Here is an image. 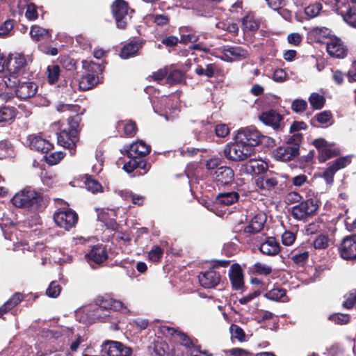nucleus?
I'll use <instances>...</instances> for the list:
<instances>
[{
  "mask_svg": "<svg viewBox=\"0 0 356 356\" xmlns=\"http://www.w3.org/2000/svg\"><path fill=\"white\" fill-rule=\"evenodd\" d=\"M68 56V78L76 80L81 90H88L99 83L98 75L104 70V66L93 61L81 60Z\"/></svg>",
  "mask_w": 356,
  "mask_h": 356,
  "instance_id": "obj_1",
  "label": "nucleus"
},
{
  "mask_svg": "<svg viewBox=\"0 0 356 356\" xmlns=\"http://www.w3.org/2000/svg\"><path fill=\"white\" fill-rule=\"evenodd\" d=\"M12 203L16 207L33 212L43 211L47 205L42 193L31 187H26L16 193L12 199Z\"/></svg>",
  "mask_w": 356,
  "mask_h": 356,
  "instance_id": "obj_2",
  "label": "nucleus"
},
{
  "mask_svg": "<svg viewBox=\"0 0 356 356\" xmlns=\"http://www.w3.org/2000/svg\"><path fill=\"white\" fill-rule=\"evenodd\" d=\"M83 110L76 104H68V152L70 156L76 154V143L79 140L80 122Z\"/></svg>",
  "mask_w": 356,
  "mask_h": 356,
  "instance_id": "obj_3",
  "label": "nucleus"
},
{
  "mask_svg": "<svg viewBox=\"0 0 356 356\" xmlns=\"http://www.w3.org/2000/svg\"><path fill=\"white\" fill-rule=\"evenodd\" d=\"M301 140V134H294L286 143L273 150V157L277 161L284 162L294 159L299 155L300 143Z\"/></svg>",
  "mask_w": 356,
  "mask_h": 356,
  "instance_id": "obj_4",
  "label": "nucleus"
},
{
  "mask_svg": "<svg viewBox=\"0 0 356 356\" xmlns=\"http://www.w3.org/2000/svg\"><path fill=\"white\" fill-rule=\"evenodd\" d=\"M111 316V311H103L94 305L80 308L75 311L76 319L79 322L106 321Z\"/></svg>",
  "mask_w": 356,
  "mask_h": 356,
  "instance_id": "obj_5",
  "label": "nucleus"
},
{
  "mask_svg": "<svg viewBox=\"0 0 356 356\" xmlns=\"http://www.w3.org/2000/svg\"><path fill=\"white\" fill-rule=\"evenodd\" d=\"M253 149L250 145L236 140L235 143H231L226 146L224 149V154L229 160L239 161L250 156Z\"/></svg>",
  "mask_w": 356,
  "mask_h": 356,
  "instance_id": "obj_6",
  "label": "nucleus"
},
{
  "mask_svg": "<svg viewBox=\"0 0 356 356\" xmlns=\"http://www.w3.org/2000/svg\"><path fill=\"white\" fill-rule=\"evenodd\" d=\"M111 11L118 29H124L131 16L128 3L124 0H115L111 5Z\"/></svg>",
  "mask_w": 356,
  "mask_h": 356,
  "instance_id": "obj_7",
  "label": "nucleus"
},
{
  "mask_svg": "<svg viewBox=\"0 0 356 356\" xmlns=\"http://www.w3.org/2000/svg\"><path fill=\"white\" fill-rule=\"evenodd\" d=\"M262 137L255 127L250 126L240 129L236 136V140L250 145L253 149V147L260 143Z\"/></svg>",
  "mask_w": 356,
  "mask_h": 356,
  "instance_id": "obj_8",
  "label": "nucleus"
},
{
  "mask_svg": "<svg viewBox=\"0 0 356 356\" xmlns=\"http://www.w3.org/2000/svg\"><path fill=\"white\" fill-rule=\"evenodd\" d=\"M0 63L13 74H18L26 65V60L23 54L9 55L7 59L0 57Z\"/></svg>",
  "mask_w": 356,
  "mask_h": 356,
  "instance_id": "obj_9",
  "label": "nucleus"
},
{
  "mask_svg": "<svg viewBox=\"0 0 356 356\" xmlns=\"http://www.w3.org/2000/svg\"><path fill=\"white\" fill-rule=\"evenodd\" d=\"M318 209L316 203L312 199H308L294 206L291 210L293 217L297 220H304L313 214Z\"/></svg>",
  "mask_w": 356,
  "mask_h": 356,
  "instance_id": "obj_10",
  "label": "nucleus"
},
{
  "mask_svg": "<svg viewBox=\"0 0 356 356\" xmlns=\"http://www.w3.org/2000/svg\"><path fill=\"white\" fill-rule=\"evenodd\" d=\"M102 350L108 356H131V350L116 341H105L101 346Z\"/></svg>",
  "mask_w": 356,
  "mask_h": 356,
  "instance_id": "obj_11",
  "label": "nucleus"
},
{
  "mask_svg": "<svg viewBox=\"0 0 356 356\" xmlns=\"http://www.w3.org/2000/svg\"><path fill=\"white\" fill-rule=\"evenodd\" d=\"M210 177L217 186H227L234 180V172L230 167L220 166L212 173H210Z\"/></svg>",
  "mask_w": 356,
  "mask_h": 356,
  "instance_id": "obj_12",
  "label": "nucleus"
},
{
  "mask_svg": "<svg viewBox=\"0 0 356 356\" xmlns=\"http://www.w3.org/2000/svg\"><path fill=\"white\" fill-rule=\"evenodd\" d=\"M26 142L31 149L42 154H47L54 147L51 143L42 138L40 134H31L28 136Z\"/></svg>",
  "mask_w": 356,
  "mask_h": 356,
  "instance_id": "obj_13",
  "label": "nucleus"
},
{
  "mask_svg": "<svg viewBox=\"0 0 356 356\" xmlns=\"http://www.w3.org/2000/svg\"><path fill=\"white\" fill-rule=\"evenodd\" d=\"M340 254L346 260L356 259V235L346 236L342 241L340 247Z\"/></svg>",
  "mask_w": 356,
  "mask_h": 356,
  "instance_id": "obj_14",
  "label": "nucleus"
},
{
  "mask_svg": "<svg viewBox=\"0 0 356 356\" xmlns=\"http://www.w3.org/2000/svg\"><path fill=\"white\" fill-rule=\"evenodd\" d=\"M220 273L214 268L202 272L198 276L200 284L205 289L216 287L220 283Z\"/></svg>",
  "mask_w": 356,
  "mask_h": 356,
  "instance_id": "obj_15",
  "label": "nucleus"
},
{
  "mask_svg": "<svg viewBox=\"0 0 356 356\" xmlns=\"http://www.w3.org/2000/svg\"><path fill=\"white\" fill-rule=\"evenodd\" d=\"M327 51L330 56L342 58L346 55L347 50L341 40L335 36H330L325 42Z\"/></svg>",
  "mask_w": 356,
  "mask_h": 356,
  "instance_id": "obj_16",
  "label": "nucleus"
},
{
  "mask_svg": "<svg viewBox=\"0 0 356 356\" xmlns=\"http://www.w3.org/2000/svg\"><path fill=\"white\" fill-rule=\"evenodd\" d=\"M222 57L225 60H240L247 58L248 51L240 46H231L224 48L222 51Z\"/></svg>",
  "mask_w": 356,
  "mask_h": 356,
  "instance_id": "obj_17",
  "label": "nucleus"
},
{
  "mask_svg": "<svg viewBox=\"0 0 356 356\" xmlns=\"http://www.w3.org/2000/svg\"><path fill=\"white\" fill-rule=\"evenodd\" d=\"M259 118L264 124L271 127L275 130L282 128L283 117L274 110L263 112Z\"/></svg>",
  "mask_w": 356,
  "mask_h": 356,
  "instance_id": "obj_18",
  "label": "nucleus"
},
{
  "mask_svg": "<svg viewBox=\"0 0 356 356\" xmlns=\"http://www.w3.org/2000/svg\"><path fill=\"white\" fill-rule=\"evenodd\" d=\"M86 257L89 262L101 264L108 259V252L104 245L98 244L93 245Z\"/></svg>",
  "mask_w": 356,
  "mask_h": 356,
  "instance_id": "obj_19",
  "label": "nucleus"
},
{
  "mask_svg": "<svg viewBox=\"0 0 356 356\" xmlns=\"http://www.w3.org/2000/svg\"><path fill=\"white\" fill-rule=\"evenodd\" d=\"M38 86L30 81L19 83L15 90L16 96L20 99H27L35 96Z\"/></svg>",
  "mask_w": 356,
  "mask_h": 356,
  "instance_id": "obj_20",
  "label": "nucleus"
},
{
  "mask_svg": "<svg viewBox=\"0 0 356 356\" xmlns=\"http://www.w3.org/2000/svg\"><path fill=\"white\" fill-rule=\"evenodd\" d=\"M229 277L232 287L238 290L241 289L244 284L243 272L238 264H234L231 266L229 270Z\"/></svg>",
  "mask_w": 356,
  "mask_h": 356,
  "instance_id": "obj_21",
  "label": "nucleus"
},
{
  "mask_svg": "<svg viewBox=\"0 0 356 356\" xmlns=\"http://www.w3.org/2000/svg\"><path fill=\"white\" fill-rule=\"evenodd\" d=\"M150 149V146L147 145L144 141L138 140L130 145L127 150V154L130 159H137L148 154Z\"/></svg>",
  "mask_w": 356,
  "mask_h": 356,
  "instance_id": "obj_22",
  "label": "nucleus"
},
{
  "mask_svg": "<svg viewBox=\"0 0 356 356\" xmlns=\"http://www.w3.org/2000/svg\"><path fill=\"white\" fill-rule=\"evenodd\" d=\"M331 31L326 27H314L308 33V39L312 42L325 43L330 38Z\"/></svg>",
  "mask_w": 356,
  "mask_h": 356,
  "instance_id": "obj_23",
  "label": "nucleus"
},
{
  "mask_svg": "<svg viewBox=\"0 0 356 356\" xmlns=\"http://www.w3.org/2000/svg\"><path fill=\"white\" fill-rule=\"evenodd\" d=\"M265 222V215L262 213H257L250 220L248 225L244 228V232L249 234L258 233L263 229Z\"/></svg>",
  "mask_w": 356,
  "mask_h": 356,
  "instance_id": "obj_24",
  "label": "nucleus"
},
{
  "mask_svg": "<svg viewBox=\"0 0 356 356\" xmlns=\"http://www.w3.org/2000/svg\"><path fill=\"white\" fill-rule=\"evenodd\" d=\"M260 252L266 255L274 256L280 251L279 243L274 237H268L259 246Z\"/></svg>",
  "mask_w": 356,
  "mask_h": 356,
  "instance_id": "obj_25",
  "label": "nucleus"
},
{
  "mask_svg": "<svg viewBox=\"0 0 356 356\" xmlns=\"http://www.w3.org/2000/svg\"><path fill=\"white\" fill-rule=\"evenodd\" d=\"M143 42L141 41H131L124 45L121 49L120 56L122 59H128L137 56L138 50L142 47Z\"/></svg>",
  "mask_w": 356,
  "mask_h": 356,
  "instance_id": "obj_26",
  "label": "nucleus"
},
{
  "mask_svg": "<svg viewBox=\"0 0 356 356\" xmlns=\"http://www.w3.org/2000/svg\"><path fill=\"white\" fill-rule=\"evenodd\" d=\"M163 332L170 334L171 335L175 336L177 341L180 343L181 345L186 346V348H190V351L193 349V347H195L193 346L192 341L189 339V337L184 333H181L174 328L169 327H163Z\"/></svg>",
  "mask_w": 356,
  "mask_h": 356,
  "instance_id": "obj_27",
  "label": "nucleus"
},
{
  "mask_svg": "<svg viewBox=\"0 0 356 356\" xmlns=\"http://www.w3.org/2000/svg\"><path fill=\"white\" fill-rule=\"evenodd\" d=\"M239 199L237 192L230 191L219 193L216 198V203L221 206H229L236 202Z\"/></svg>",
  "mask_w": 356,
  "mask_h": 356,
  "instance_id": "obj_28",
  "label": "nucleus"
},
{
  "mask_svg": "<svg viewBox=\"0 0 356 356\" xmlns=\"http://www.w3.org/2000/svg\"><path fill=\"white\" fill-rule=\"evenodd\" d=\"M248 173L259 175L264 172L267 169V164L261 160L250 159L245 164Z\"/></svg>",
  "mask_w": 356,
  "mask_h": 356,
  "instance_id": "obj_29",
  "label": "nucleus"
},
{
  "mask_svg": "<svg viewBox=\"0 0 356 356\" xmlns=\"http://www.w3.org/2000/svg\"><path fill=\"white\" fill-rule=\"evenodd\" d=\"M30 35L31 38L36 42L47 41L51 38L49 31L38 25H33L31 26Z\"/></svg>",
  "mask_w": 356,
  "mask_h": 356,
  "instance_id": "obj_30",
  "label": "nucleus"
},
{
  "mask_svg": "<svg viewBox=\"0 0 356 356\" xmlns=\"http://www.w3.org/2000/svg\"><path fill=\"white\" fill-rule=\"evenodd\" d=\"M278 184V181L275 177H269L268 176L259 177L256 180V186L258 188L265 191L273 190Z\"/></svg>",
  "mask_w": 356,
  "mask_h": 356,
  "instance_id": "obj_31",
  "label": "nucleus"
},
{
  "mask_svg": "<svg viewBox=\"0 0 356 356\" xmlns=\"http://www.w3.org/2000/svg\"><path fill=\"white\" fill-rule=\"evenodd\" d=\"M309 256V253L306 250L297 248L291 252L289 257L294 264L303 265L308 260Z\"/></svg>",
  "mask_w": 356,
  "mask_h": 356,
  "instance_id": "obj_32",
  "label": "nucleus"
},
{
  "mask_svg": "<svg viewBox=\"0 0 356 356\" xmlns=\"http://www.w3.org/2000/svg\"><path fill=\"white\" fill-rule=\"evenodd\" d=\"M15 154V147L9 140H0V159L14 157Z\"/></svg>",
  "mask_w": 356,
  "mask_h": 356,
  "instance_id": "obj_33",
  "label": "nucleus"
},
{
  "mask_svg": "<svg viewBox=\"0 0 356 356\" xmlns=\"http://www.w3.org/2000/svg\"><path fill=\"white\" fill-rule=\"evenodd\" d=\"M181 35L180 42L187 44L195 42L198 40L199 36L189 26H183L179 29Z\"/></svg>",
  "mask_w": 356,
  "mask_h": 356,
  "instance_id": "obj_34",
  "label": "nucleus"
},
{
  "mask_svg": "<svg viewBox=\"0 0 356 356\" xmlns=\"http://www.w3.org/2000/svg\"><path fill=\"white\" fill-rule=\"evenodd\" d=\"M15 107L3 106L0 108V122L8 123L13 121L16 116Z\"/></svg>",
  "mask_w": 356,
  "mask_h": 356,
  "instance_id": "obj_35",
  "label": "nucleus"
},
{
  "mask_svg": "<svg viewBox=\"0 0 356 356\" xmlns=\"http://www.w3.org/2000/svg\"><path fill=\"white\" fill-rule=\"evenodd\" d=\"M117 128L120 130L123 129L124 133L127 136H133L137 131L136 124L131 120H124L118 122Z\"/></svg>",
  "mask_w": 356,
  "mask_h": 356,
  "instance_id": "obj_36",
  "label": "nucleus"
},
{
  "mask_svg": "<svg viewBox=\"0 0 356 356\" xmlns=\"http://www.w3.org/2000/svg\"><path fill=\"white\" fill-rule=\"evenodd\" d=\"M71 335L68 333V341L70 343V348L72 352H76L80 344L85 341L83 335L80 333L75 334L74 330H71Z\"/></svg>",
  "mask_w": 356,
  "mask_h": 356,
  "instance_id": "obj_37",
  "label": "nucleus"
},
{
  "mask_svg": "<svg viewBox=\"0 0 356 356\" xmlns=\"http://www.w3.org/2000/svg\"><path fill=\"white\" fill-rule=\"evenodd\" d=\"M243 29L246 31H255L259 27V22L254 15L249 14L242 19Z\"/></svg>",
  "mask_w": 356,
  "mask_h": 356,
  "instance_id": "obj_38",
  "label": "nucleus"
},
{
  "mask_svg": "<svg viewBox=\"0 0 356 356\" xmlns=\"http://www.w3.org/2000/svg\"><path fill=\"white\" fill-rule=\"evenodd\" d=\"M83 184L86 189L92 193L100 192L102 190V185L97 180L92 179L91 176L86 175Z\"/></svg>",
  "mask_w": 356,
  "mask_h": 356,
  "instance_id": "obj_39",
  "label": "nucleus"
},
{
  "mask_svg": "<svg viewBox=\"0 0 356 356\" xmlns=\"http://www.w3.org/2000/svg\"><path fill=\"white\" fill-rule=\"evenodd\" d=\"M309 102L313 108L318 110L323 107L325 99L317 92H312L309 97Z\"/></svg>",
  "mask_w": 356,
  "mask_h": 356,
  "instance_id": "obj_40",
  "label": "nucleus"
},
{
  "mask_svg": "<svg viewBox=\"0 0 356 356\" xmlns=\"http://www.w3.org/2000/svg\"><path fill=\"white\" fill-rule=\"evenodd\" d=\"M54 220L55 223L60 227L67 230V210L63 209L54 214Z\"/></svg>",
  "mask_w": 356,
  "mask_h": 356,
  "instance_id": "obj_41",
  "label": "nucleus"
},
{
  "mask_svg": "<svg viewBox=\"0 0 356 356\" xmlns=\"http://www.w3.org/2000/svg\"><path fill=\"white\" fill-rule=\"evenodd\" d=\"M286 296V291L281 288H274L267 291L264 296L270 300L279 301Z\"/></svg>",
  "mask_w": 356,
  "mask_h": 356,
  "instance_id": "obj_42",
  "label": "nucleus"
},
{
  "mask_svg": "<svg viewBox=\"0 0 356 356\" xmlns=\"http://www.w3.org/2000/svg\"><path fill=\"white\" fill-rule=\"evenodd\" d=\"M47 80L49 84H54L60 76V67L57 65H49L47 67Z\"/></svg>",
  "mask_w": 356,
  "mask_h": 356,
  "instance_id": "obj_43",
  "label": "nucleus"
},
{
  "mask_svg": "<svg viewBox=\"0 0 356 356\" xmlns=\"http://www.w3.org/2000/svg\"><path fill=\"white\" fill-rule=\"evenodd\" d=\"M251 270L254 273L262 275H268L271 273L272 267L264 263L257 262L253 265Z\"/></svg>",
  "mask_w": 356,
  "mask_h": 356,
  "instance_id": "obj_44",
  "label": "nucleus"
},
{
  "mask_svg": "<svg viewBox=\"0 0 356 356\" xmlns=\"http://www.w3.org/2000/svg\"><path fill=\"white\" fill-rule=\"evenodd\" d=\"M216 27L234 34H237L238 31V25L230 21L219 22L216 24Z\"/></svg>",
  "mask_w": 356,
  "mask_h": 356,
  "instance_id": "obj_45",
  "label": "nucleus"
},
{
  "mask_svg": "<svg viewBox=\"0 0 356 356\" xmlns=\"http://www.w3.org/2000/svg\"><path fill=\"white\" fill-rule=\"evenodd\" d=\"M321 10V3L316 2L307 6L305 8V13L309 18H314L318 15Z\"/></svg>",
  "mask_w": 356,
  "mask_h": 356,
  "instance_id": "obj_46",
  "label": "nucleus"
},
{
  "mask_svg": "<svg viewBox=\"0 0 356 356\" xmlns=\"http://www.w3.org/2000/svg\"><path fill=\"white\" fill-rule=\"evenodd\" d=\"M330 238L327 235L320 234L313 242V245L315 249H325L328 247Z\"/></svg>",
  "mask_w": 356,
  "mask_h": 356,
  "instance_id": "obj_47",
  "label": "nucleus"
},
{
  "mask_svg": "<svg viewBox=\"0 0 356 356\" xmlns=\"http://www.w3.org/2000/svg\"><path fill=\"white\" fill-rule=\"evenodd\" d=\"M318 154L319 161L324 162L326 160L334 156L337 154V151L335 149H332L328 145L323 149H321V151Z\"/></svg>",
  "mask_w": 356,
  "mask_h": 356,
  "instance_id": "obj_48",
  "label": "nucleus"
},
{
  "mask_svg": "<svg viewBox=\"0 0 356 356\" xmlns=\"http://www.w3.org/2000/svg\"><path fill=\"white\" fill-rule=\"evenodd\" d=\"M112 298L105 297H98L95 300L94 306L103 311H110L112 307Z\"/></svg>",
  "mask_w": 356,
  "mask_h": 356,
  "instance_id": "obj_49",
  "label": "nucleus"
},
{
  "mask_svg": "<svg viewBox=\"0 0 356 356\" xmlns=\"http://www.w3.org/2000/svg\"><path fill=\"white\" fill-rule=\"evenodd\" d=\"M163 254V250L158 245H154L148 252V258L152 262H159L162 258Z\"/></svg>",
  "mask_w": 356,
  "mask_h": 356,
  "instance_id": "obj_50",
  "label": "nucleus"
},
{
  "mask_svg": "<svg viewBox=\"0 0 356 356\" xmlns=\"http://www.w3.org/2000/svg\"><path fill=\"white\" fill-rule=\"evenodd\" d=\"M24 295L20 292H15L10 298L5 302L7 306L12 310L15 307L18 305L24 300Z\"/></svg>",
  "mask_w": 356,
  "mask_h": 356,
  "instance_id": "obj_51",
  "label": "nucleus"
},
{
  "mask_svg": "<svg viewBox=\"0 0 356 356\" xmlns=\"http://www.w3.org/2000/svg\"><path fill=\"white\" fill-rule=\"evenodd\" d=\"M154 352L156 356H169V348L165 342H156L154 345Z\"/></svg>",
  "mask_w": 356,
  "mask_h": 356,
  "instance_id": "obj_52",
  "label": "nucleus"
},
{
  "mask_svg": "<svg viewBox=\"0 0 356 356\" xmlns=\"http://www.w3.org/2000/svg\"><path fill=\"white\" fill-rule=\"evenodd\" d=\"M232 338L236 339L239 341H243L245 340V333L243 330L237 325L232 324L229 327Z\"/></svg>",
  "mask_w": 356,
  "mask_h": 356,
  "instance_id": "obj_53",
  "label": "nucleus"
},
{
  "mask_svg": "<svg viewBox=\"0 0 356 356\" xmlns=\"http://www.w3.org/2000/svg\"><path fill=\"white\" fill-rule=\"evenodd\" d=\"M350 157L347 156L338 158L334 161L330 163L329 164H330L332 166V168H334V169H336L337 171H338L339 170L347 166L350 163Z\"/></svg>",
  "mask_w": 356,
  "mask_h": 356,
  "instance_id": "obj_54",
  "label": "nucleus"
},
{
  "mask_svg": "<svg viewBox=\"0 0 356 356\" xmlns=\"http://www.w3.org/2000/svg\"><path fill=\"white\" fill-rule=\"evenodd\" d=\"M112 307L111 309L120 312L124 314H131L130 309L120 300H115L112 298Z\"/></svg>",
  "mask_w": 356,
  "mask_h": 356,
  "instance_id": "obj_55",
  "label": "nucleus"
},
{
  "mask_svg": "<svg viewBox=\"0 0 356 356\" xmlns=\"http://www.w3.org/2000/svg\"><path fill=\"white\" fill-rule=\"evenodd\" d=\"M291 109L296 113H302L307 108V102L304 99H296L292 102Z\"/></svg>",
  "mask_w": 356,
  "mask_h": 356,
  "instance_id": "obj_56",
  "label": "nucleus"
},
{
  "mask_svg": "<svg viewBox=\"0 0 356 356\" xmlns=\"http://www.w3.org/2000/svg\"><path fill=\"white\" fill-rule=\"evenodd\" d=\"M200 124L202 128L200 133L201 134L204 135L202 136V137L204 138L205 140L210 138L212 136L213 126L209 122H201ZM200 137L201 138L202 136H200Z\"/></svg>",
  "mask_w": 356,
  "mask_h": 356,
  "instance_id": "obj_57",
  "label": "nucleus"
},
{
  "mask_svg": "<svg viewBox=\"0 0 356 356\" xmlns=\"http://www.w3.org/2000/svg\"><path fill=\"white\" fill-rule=\"evenodd\" d=\"M60 286L56 282L53 281L47 289L46 294L50 298H56L60 294Z\"/></svg>",
  "mask_w": 356,
  "mask_h": 356,
  "instance_id": "obj_58",
  "label": "nucleus"
},
{
  "mask_svg": "<svg viewBox=\"0 0 356 356\" xmlns=\"http://www.w3.org/2000/svg\"><path fill=\"white\" fill-rule=\"evenodd\" d=\"M343 19L346 23L352 26H356V8H350Z\"/></svg>",
  "mask_w": 356,
  "mask_h": 356,
  "instance_id": "obj_59",
  "label": "nucleus"
},
{
  "mask_svg": "<svg viewBox=\"0 0 356 356\" xmlns=\"http://www.w3.org/2000/svg\"><path fill=\"white\" fill-rule=\"evenodd\" d=\"M14 20L7 19L0 26V37H5L13 30Z\"/></svg>",
  "mask_w": 356,
  "mask_h": 356,
  "instance_id": "obj_60",
  "label": "nucleus"
},
{
  "mask_svg": "<svg viewBox=\"0 0 356 356\" xmlns=\"http://www.w3.org/2000/svg\"><path fill=\"white\" fill-rule=\"evenodd\" d=\"M221 160L219 158L213 157L209 159L206 163V169L208 170V173H212L215 170L220 167Z\"/></svg>",
  "mask_w": 356,
  "mask_h": 356,
  "instance_id": "obj_61",
  "label": "nucleus"
},
{
  "mask_svg": "<svg viewBox=\"0 0 356 356\" xmlns=\"http://www.w3.org/2000/svg\"><path fill=\"white\" fill-rule=\"evenodd\" d=\"M330 320L333 321L336 324L344 325L349 322L350 317L347 314H335L330 316Z\"/></svg>",
  "mask_w": 356,
  "mask_h": 356,
  "instance_id": "obj_62",
  "label": "nucleus"
},
{
  "mask_svg": "<svg viewBox=\"0 0 356 356\" xmlns=\"http://www.w3.org/2000/svg\"><path fill=\"white\" fill-rule=\"evenodd\" d=\"M26 17L29 20H35L38 17V13L35 5L33 3L28 4L25 13Z\"/></svg>",
  "mask_w": 356,
  "mask_h": 356,
  "instance_id": "obj_63",
  "label": "nucleus"
},
{
  "mask_svg": "<svg viewBox=\"0 0 356 356\" xmlns=\"http://www.w3.org/2000/svg\"><path fill=\"white\" fill-rule=\"evenodd\" d=\"M64 157V154L61 152H54L49 156H45L46 162L49 165H55Z\"/></svg>",
  "mask_w": 356,
  "mask_h": 356,
  "instance_id": "obj_64",
  "label": "nucleus"
}]
</instances>
